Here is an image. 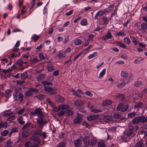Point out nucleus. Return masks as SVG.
Segmentation results:
<instances>
[{"instance_id":"obj_35","label":"nucleus","mask_w":147,"mask_h":147,"mask_svg":"<svg viewBox=\"0 0 147 147\" xmlns=\"http://www.w3.org/2000/svg\"><path fill=\"white\" fill-rule=\"evenodd\" d=\"M98 147H105V144L103 141H100L98 143Z\"/></svg>"},{"instance_id":"obj_3","label":"nucleus","mask_w":147,"mask_h":147,"mask_svg":"<svg viewBox=\"0 0 147 147\" xmlns=\"http://www.w3.org/2000/svg\"><path fill=\"white\" fill-rule=\"evenodd\" d=\"M53 111L55 112L60 111L58 115L60 117L63 116L64 114V105H60L58 107H56L55 106L52 108Z\"/></svg>"},{"instance_id":"obj_18","label":"nucleus","mask_w":147,"mask_h":147,"mask_svg":"<svg viewBox=\"0 0 147 147\" xmlns=\"http://www.w3.org/2000/svg\"><path fill=\"white\" fill-rule=\"evenodd\" d=\"M112 103V101L110 100H106L104 101L102 103V105L104 106H106L111 104Z\"/></svg>"},{"instance_id":"obj_37","label":"nucleus","mask_w":147,"mask_h":147,"mask_svg":"<svg viewBox=\"0 0 147 147\" xmlns=\"http://www.w3.org/2000/svg\"><path fill=\"white\" fill-rule=\"evenodd\" d=\"M136 115V114L134 112L128 114V117L129 118H132Z\"/></svg>"},{"instance_id":"obj_41","label":"nucleus","mask_w":147,"mask_h":147,"mask_svg":"<svg viewBox=\"0 0 147 147\" xmlns=\"http://www.w3.org/2000/svg\"><path fill=\"white\" fill-rule=\"evenodd\" d=\"M123 104L122 103H120L119 105L117 107V111H119L122 110L123 107Z\"/></svg>"},{"instance_id":"obj_21","label":"nucleus","mask_w":147,"mask_h":147,"mask_svg":"<svg viewBox=\"0 0 147 147\" xmlns=\"http://www.w3.org/2000/svg\"><path fill=\"white\" fill-rule=\"evenodd\" d=\"M73 114V112L71 109L65 110V115H67L69 116L72 115Z\"/></svg>"},{"instance_id":"obj_4","label":"nucleus","mask_w":147,"mask_h":147,"mask_svg":"<svg viewBox=\"0 0 147 147\" xmlns=\"http://www.w3.org/2000/svg\"><path fill=\"white\" fill-rule=\"evenodd\" d=\"M44 90L50 94H55L57 93L56 90L54 89H53L51 87H48L45 86L44 88Z\"/></svg>"},{"instance_id":"obj_55","label":"nucleus","mask_w":147,"mask_h":147,"mask_svg":"<svg viewBox=\"0 0 147 147\" xmlns=\"http://www.w3.org/2000/svg\"><path fill=\"white\" fill-rule=\"evenodd\" d=\"M82 42V41L78 39V40H76L74 42V44L76 45H79Z\"/></svg>"},{"instance_id":"obj_51","label":"nucleus","mask_w":147,"mask_h":147,"mask_svg":"<svg viewBox=\"0 0 147 147\" xmlns=\"http://www.w3.org/2000/svg\"><path fill=\"white\" fill-rule=\"evenodd\" d=\"M47 133L45 132H43L40 134V136H42L43 139L46 138L48 136L46 135Z\"/></svg>"},{"instance_id":"obj_17","label":"nucleus","mask_w":147,"mask_h":147,"mask_svg":"<svg viewBox=\"0 0 147 147\" xmlns=\"http://www.w3.org/2000/svg\"><path fill=\"white\" fill-rule=\"evenodd\" d=\"M37 144L31 145V142L30 141L26 142L25 144V147H38Z\"/></svg>"},{"instance_id":"obj_63","label":"nucleus","mask_w":147,"mask_h":147,"mask_svg":"<svg viewBox=\"0 0 147 147\" xmlns=\"http://www.w3.org/2000/svg\"><path fill=\"white\" fill-rule=\"evenodd\" d=\"M119 46L121 47H122L123 48H126L127 47V46L125 45L123 43L121 42H120V43Z\"/></svg>"},{"instance_id":"obj_14","label":"nucleus","mask_w":147,"mask_h":147,"mask_svg":"<svg viewBox=\"0 0 147 147\" xmlns=\"http://www.w3.org/2000/svg\"><path fill=\"white\" fill-rule=\"evenodd\" d=\"M107 11H106L105 10L101 11H99L94 16V18L95 19H96L97 18V16H98L99 17H100L103 16L104 14Z\"/></svg>"},{"instance_id":"obj_43","label":"nucleus","mask_w":147,"mask_h":147,"mask_svg":"<svg viewBox=\"0 0 147 147\" xmlns=\"http://www.w3.org/2000/svg\"><path fill=\"white\" fill-rule=\"evenodd\" d=\"M97 55V53L96 52H94L93 53L90 55L88 57V59H91Z\"/></svg>"},{"instance_id":"obj_31","label":"nucleus","mask_w":147,"mask_h":147,"mask_svg":"<svg viewBox=\"0 0 147 147\" xmlns=\"http://www.w3.org/2000/svg\"><path fill=\"white\" fill-rule=\"evenodd\" d=\"M143 105V103L142 102H139L136 103L134 105V107L136 108L141 107Z\"/></svg>"},{"instance_id":"obj_2","label":"nucleus","mask_w":147,"mask_h":147,"mask_svg":"<svg viewBox=\"0 0 147 147\" xmlns=\"http://www.w3.org/2000/svg\"><path fill=\"white\" fill-rule=\"evenodd\" d=\"M135 129L133 125H129L127 128L124 132V135L129 137L132 135H135Z\"/></svg>"},{"instance_id":"obj_32","label":"nucleus","mask_w":147,"mask_h":147,"mask_svg":"<svg viewBox=\"0 0 147 147\" xmlns=\"http://www.w3.org/2000/svg\"><path fill=\"white\" fill-rule=\"evenodd\" d=\"M31 125H32V124L31 123H27L25 125L23 126L22 127V129L25 130L26 129Z\"/></svg>"},{"instance_id":"obj_38","label":"nucleus","mask_w":147,"mask_h":147,"mask_svg":"<svg viewBox=\"0 0 147 147\" xmlns=\"http://www.w3.org/2000/svg\"><path fill=\"white\" fill-rule=\"evenodd\" d=\"M124 42L127 45H129L130 43V40L128 37H125L124 38Z\"/></svg>"},{"instance_id":"obj_1","label":"nucleus","mask_w":147,"mask_h":147,"mask_svg":"<svg viewBox=\"0 0 147 147\" xmlns=\"http://www.w3.org/2000/svg\"><path fill=\"white\" fill-rule=\"evenodd\" d=\"M147 122V116H140L136 117L132 121L133 124L134 125L144 124Z\"/></svg>"},{"instance_id":"obj_52","label":"nucleus","mask_w":147,"mask_h":147,"mask_svg":"<svg viewBox=\"0 0 147 147\" xmlns=\"http://www.w3.org/2000/svg\"><path fill=\"white\" fill-rule=\"evenodd\" d=\"M87 24V22L85 19L82 20L80 22V24L82 25H86Z\"/></svg>"},{"instance_id":"obj_10","label":"nucleus","mask_w":147,"mask_h":147,"mask_svg":"<svg viewBox=\"0 0 147 147\" xmlns=\"http://www.w3.org/2000/svg\"><path fill=\"white\" fill-rule=\"evenodd\" d=\"M43 116L39 117L37 121V123L40 125V127L41 129L42 128L43 126V125H42L43 122Z\"/></svg>"},{"instance_id":"obj_7","label":"nucleus","mask_w":147,"mask_h":147,"mask_svg":"<svg viewBox=\"0 0 147 147\" xmlns=\"http://www.w3.org/2000/svg\"><path fill=\"white\" fill-rule=\"evenodd\" d=\"M97 142V140L96 138L94 137L92 139L88 140V143H86L87 146H88L89 145L94 146L96 144Z\"/></svg>"},{"instance_id":"obj_49","label":"nucleus","mask_w":147,"mask_h":147,"mask_svg":"<svg viewBox=\"0 0 147 147\" xmlns=\"http://www.w3.org/2000/svg\"><path fill=\"white\" fill-rule=\"evenodd\" d=\"M1 128H6L7 127V123L6 122L0 123Z\"/></svg>"},{"instance_id":"obj_15","label":"nucleus","mask_w":147,"mask_h":147,"mask_svg":"<svg viewBox=\"0 0 147 147\" xmlns=\"http://www.w3.org/2000/svg\"><path fill=\"white\" fill-rule=\"evenodd\" d=\"M112 37V36L111 33L110 32H108L107 34L102 37V39L105 40L107 39L111 38Z\"/></svg>"},{"instance_id":"obj_34","label":"nucleus","mask_w":147,"mask_h":147,"mask_svg":"<svg viewBox=\"0 0 147 147\" xmlns=\"http://www.w3.org/2000/svg\"><path fill=\"white\" fill-rule=\"evenodd\" d=\"M18 131V130L16 127H14L11 130V132H10L9 134V136H10L11 134L14 132H16Z\"/></svg>"},{"instance_id":"obj_33","label":"nucleus","mask_w":147,"mask_h":147,"mask_svg":"<svg viewBox=\"0 0 147 147\" xmlns=\"http://www.w3.org/2000/svg\"><path fill=\"white\" fill-rule=\"evenodd\" d=\"M22 135L23 138H26L28 136V133L26 131L24 130L22 132Z\"/></svg>"},{"instance_id":"obj_12","label":"nucleus","mask_w":147,"mask_h":147,"mask_svg":"<svg viewBox=\"0 0 147 147\" xmlns=\"http://www.w3.org/2000/svg\"><path fill=\"white\" fill-rule=\"evenodd\" d=\"M55 99L57 101L61 102H63L64 100V98L63 97L59 95H56L55 97Z\"/></svg>"},{"instance_id":"obj_58","label":"nucleus","mask_w":147,"mask_h":147,"mask_svg":"<svg viewBox=\"0 0 147 147\" xmlns=\"http://www.w3.org/2000/svg\"><path fill=\"white\" fill-rule=\"evenodd\" d=\"M101 111L99 109H92L91 110V111L94 113H97L98 112H100Z\"/></svg>"},{"instance_id":"obj_20","label":"nucleus","mask_w":147,"mask_h":147,"mask_svg":"<svg viewBox=\"0 0 147 147\" xmlns=\"http://www.w3.org/2000/svg\"><path fill=\"white\" fill-rule=\"evenodd\" d=\"M74 144L75 145L76 147H79L81 146V141L80 139H78L75 140L74 141Z\"/></svg>"},{"instance_id":"obj_24","label":"nucleus","mask_w":147,"mask_h":147,"mask_svg":"<svg viewBox=\"0 0 147 147\" xmlns=\"http://www.w3.org/2000/svg\"><path fill=\"white\" fill-rule=\"evenodd\" d=\"M90 138V137L88 136H86L83 138V142L84 144L87 146L86 143H88V140Z\"/></svg>"},{"instance_id":"obj_30","label":"nucleus","mask_w":147,"mask_h":147,"mask_svg":"<svg viewBox=\"0 0 147 147\" xmlns=\"http://www.w3.org/2000/svg\"><path fill=\"white\" fill-rule=\"evenodd\" d=\"M82 121L81 117H78L75 118L74 120V122L75 123H79Z\"/></svg>"},{"instance_id":"obj_47","label":"nucleus","mask_w":147,"mask_h":147,"mask_svg":"<svg viewBox=\"0 0 147 147\" xmlns=\"http://www.w3.org/2000/svg\"><path fill=\"white\" fill-rule=\"evenodd\" d=\"M142 85V82L140 81H137L135 83V85L136 87H140L141 85Z\"/></svg>"},{"instance_id":"obj_53","label":"nucleus","mask_w":147,"mask_h":147,"mask_svg":"<svg viewBox=\"0 0 147 147\" xmlns=\"http://www.w3.org/2000/svg\"><path fill=\"white\" fill-rule=\"evenodd\" d=\"M129 107L128 105H126L125 106L124 108H123L121 110V112H124L126 111Z\"/></svg>"},{"instance_id":"obj_42","label":"nucleus","mask_w":147,"mask_h":147,"mask_svg":"<svg viewBox=\"0 0 147 147\" xmlns=\"http://www.w3.org/2000/svg\"><path fill=\"white\" fill-rule=\"evenodd\" d=\"M9 131L7 130H5L1 133V135L3 136H6L9 134Z\"/></svg>"},{"instance_id":"obj_6","label":"nucleus","mask_w":147,"mask_h":147,"mask_svg":"<svg viewBox=\"0 0 147 147\" xmlns=\"http://www.w3.org/2000/svg\"><path fill=\"white\" fill-rule=\"evenodd\" d=\"M31 115L34 116L37 115L39 117L43 116V114H42L41 110L40 108L36 109L34 112L31 113Z\"/></svg>"},{"instance_id":"obj_8","label":"nucleus","mask_w":147,"mask_h":147,"mask_svg":"<svg viewBox=\"0 0 147 147\" xmlns=\"http://www.w3.org/2000/svg\"><path fill=\"white\" fill-rule=\"evenodd\" d=\"M141 29H140V30H142L143 33L145 34L146 33V30L147 29V25L145 23H143L141 24Z\"/></svg>"},{"instance_id":"obj_39","label":"nucleus","mask_w":147,"mask_h":147,"mask_svg":"<svg viewBox=\"0 0 147 147\" xmlns=\"http://www.w3.org/2000/svg\"><path fill=\"white\" fill-rule=\"evenodd\" d=\"M23 95L21 92H20L18 94V99H19L20 101L21 102L23 100Z\"/></svg>"},{"instance_id":"obj_54","label":"nucleus","mask_w":147,"mask_h":147,"mask_svg":"<svg viewBox=\"0 0 147 147\" xmlns=\"http://www.w3.org/2000/svg\"><path fill=\"white\" fill-rule=\"evenodd\" d=\"M37 97L38 99L42 100L43 99L44 97V96L42 94H39L38 96H35L34 98Z\"/></svg>"},{"instance_id":"obj_27","label":"nucleus","mask_w":147,"mask_h":147,"mask_svg":"<svg viewBox=\"0 0 147 147\" xmlns=\"http://www.w3.org/2000/svg\"><path fill=\"white\" fill-rule=\"evenodd\" d=\"M102 24L103 25L105 24H107L109 22V20L105 16H103L102 18Z\"/></svg>"},{"instance_id":"obj_60","label":"nucleus","mask_w":147,"mask_h":147,"mask_svg":"<svg viewBox=\"0 0 147 147\" xmlns=\"http://www.w3.org/2000/svg\"><path fill=\"white\" fill-rule=\"evenodd\" d=\"M41 131L42 130H38L35 132L34 134L33 135H34L36 136V135H39L40 134H41Z\"/></svg>"},{"instance_id":"obj_50","label":"nucleus","mask_w":147,"mask_h":147,"mask_svg":"<svg viewBox=\"0 0 147 147\" xmlns=\"http://www.w3.org/2000/svg\"><path fill=\"white\" fill-rule=\"evenodd\" d=\"M106 69H104L100 73L99 76L98 77L99 78L102 77V76L104 75L105 73Z\"/></svg>"},{"instance_id":"obj_25","label":"nucleus","mask_w":147,"mask_h":147,"mask_svg":"<svg viewBox=\"0 0 147 147\" xmlns=\"http://www.w3.org/2000/svg\"><path fill=\"white\" fill-rule=\"evenodd\" d=\"M135 147H144L142 141H140L137 142Z\"/></svg>"},{"instance_id":"obj_28","label":"nucleus","mask_w":147,"mask_h":147,"mask_svg":"<svg viewBox=\"0 0 147 147\" xmlns=\"http://www.w3.org/2000/svg\"><path fill=\"white\" fill-rule=\"evenodd\" d=\"M12 144V142L10 140L6 141L5 143L6 147H13V146L11 145Z\"/></svg>"},{"instance_id":"obj_5","label":"nucleus","mask_w":147,"mask_h":147,"mask_svg":"<svg viewBox=\"0 0 147 147\" xmlns=\"http://www.w3.org/2000/svg\"><path fill=\"white\" fill-rule=\"evenodd\" d=\"M38 90L35 89L33 88H31L25 92V96L26 97H29L33 95V93L32 92H38Z\"/></svg>"},{"instance_id":"obj_56","label":"nucleus","mask_w":147,"mask_h":147,"mask_svg":"<svg viewBox=\"0 0 147 147\" xmlns=\"http://www.w3.org/2000/svg\"><path fill=\"white\" fill-rule=\"evenodd\" d=\"M98 119H102L104 120L105 117V116L103 115H98Z\"/></svg>"},{"instance_id":"obj_29","label":"nucleus","mask_w":147,"mask_h":147,"mask_svg":"<svg viewBox=\"0 0 147 147\" xmlns=\"http://www.w3.org/2000/svg\"><path fill=\"white\" fill-rule=\"evenodd\" d=\"M41 83L44 85L51 86L53 85V84L51 82H48L46 81H42Z\"/></svg>"},{"instance_id":"obj_11","label":"nucleus","mask_w":147,"mask_h":147,"mask_svg":"<svg viewBox=\"0 0 147 147\" xmlns=\"http://www.w3.org/2000/svg\"><path fill=\"white\" fill-rule=\"evenodd\" d=\"M30 139L31 140H33L34 142H36L38 144L40 143L41 142L39 138L36 136L34 135L33 134L31 137Z\"/></svg>"},{"instance_id":"obj_62","label":"nucleus","mask_w":147,"mask_h":147,"mask_svg":"<svg viewBox=\"0 0 147 147\" xmlns=\"http://www.w3.org/2000/svg\"><path fill=\"white\" fill-rule=\"evenodd\" d=\"M58 56L60 59H62L63 58V55L62 53H59L58 55Z\"/></svg>"},{"instance_id":"obj_48","label":"nucleus","mask_w":147,"mask_h":147,"mask_svg":"<svg viewBox=\"0 0 147 147\" xmlns=\"http://www.w3.org/2000/svg\"><path fill=\"white\" fill-rule=\"evenodd\" d=\"M22 90V88H21L20 87H18L15 88L14 89V91L15 92V93L14 94H18L19 91Z\"/></svg>"},{"instance_id":"obj_46","label":"nucleus","mask_w":147,"mask_h":147,"mask_svg":"<svg viewBox=\"0 0 147 147\" xmlns=\"http://www.w3.org/2000/svg\"><path fill=\"white\" fill-rule=\"evenodd\" d=\"M39 38V36H36V34H34V36H32V38L33 39L34 42H36L37 40Z\"/></svg>"},{"instance_id":"obj_26","label":"nucleus","mask_w":147,"mask_h":147,"mask_svg":"<svg viewBox=\"0 0 147 147\" xmlns=\"http://www.w3.org/2000/svg\"><path fill=\"white\" fill-rule=\"evenodd\" d=\"M112 117L109 116H105L104 120L105 122H108L112 121Z\"/></svg>"},{"instance_id":"obj_22","label":"nucleus","mask_w":147,"mask_h":147,"mask_svg":"<svg viewBox=\"0 0 147 147\" xmlns=\"http://www.w3.org/2000/svg\"><path fill=\"white\" fill-rule=\"evenodd\" d=\"M48 70L49 71H52L55 70L54 66L51 64H49L47 65Z\"/></svg>"},{"instance_id":"obj_44","label":"nucleus","mask_w":147,"mask_h":147,"mask_svg":"<svg viewBox=\"0 0 147 147\" xmlns=\"http://www.w3.org/2000/svg\"><path fill=\"white\" fill-rule=\"evenodd\" d=\"M25 82L24 81H16V84L19 86H21L23 83Z\"/></svg>"},{"instance_id":"obj_61","label":"nucleus","mask_w":147,"mask_h":147,"mask_svg":"<svg viewBox=\"0 0 147 147\" xmlns=\"http://www.w3.org/2000/svg\"><path fill=\"white\" fill-rule=\"evenodd\" d=\"M25 111V109H21L20 110V111H18L17 113L19 114V115H21L22 114L23 112H24Z\"/></svg>"},{"instance_id":"obj_13","label":"nucleus","mask_w":147,"mask_h":147,"mask_svg":"<svg viewBox=\"0 0 147 147\" xmlns=\"http://www.w3.org/2000/svg\"><path fill=\"white\" fill-rule=\"evenodd\" d=\"M46 76V75L44 74H42L38 75L36 77V79L38 82H40L44 79Z\"/></svg>"},{"instance_id":"obj_19","label":"nucleus","mask_w":147,"mask_h":147,"mask_svg":"<svg viewBox=\"0 0 147 147\" xmlns=\"http://www.w3.org/2000/svg\"><path fill=\"white\" fill-rule=\"evenodd\" d=\"M28 77V73L27 71H25L21 74V78L22 80H25Z\"/></svg>"},{"instance_id":"obj_57","label":"nucleus","mask_w":147,"mask_h":147,"mask_svg":"<svg viewBox=\"0 0 147 147\" xmlns=\"http://www.w3.org/2000/svg\"><path fill=\"white\" fill-rule=\"evenodd\" d=\"M120 117V114L117 113H116L113 115V117L116 119H119Z\"/></svg>"},{"instance_id":"obj_64","label":"nucleus","mask_w":147,"mask_h":147,"mask_svg":"<svg viewBox=\"0 0 147 147\" xmlns=\"http://www.w3.org/2000/svg\"><path fill=\"white\" fill-rule=\"evenodd\" d=\"M57 147H64V143L63 142H61L57 145Z\"/></svg>"},{"instance_id":"obj_23","label":"nucleus","mask_w":147,"mask_h":147,"mask_svg":"<svg viewBox=\"0 0 147 147\" xmlns=\"http://www.w3.org/2000/svg\"><path fill=\"white\" fill-rule=\"evenodd\" d=\"M39 61V59L37 58H34L30 60V62L31 64L33 65L38 62Z\"/></svg>"},{"instance_id":"obj_9","label":"nucleus","mask_w":147,"mask_h":147,"mask_svg":"<svg viewBox=\"0 0 147 147\" xmlns=\"http://www.w3.org/2000/svg\"><path fill=\"white\" fill-rule=\"evenodd\" d=\"M74 103L76 106L82 107L83 106L84 102L83 101L80 99H77L74 102Z\"/></svg>"},{"instance_id":"obj_45","label":"nucleus","mask_w":147,"mask_h":147,"mask_svg":"<svg viewBox=\"0 0 147 147\" xmlns=\"http://www.w3.org/2000/svg\"><path fill=\"white\" fill-rule=\"evenodd\" d=\"M116 35L117 36H126V34L125 33L121 32H119L117 33L116 34Z\"/></svg>"},{"instance_id":"obj_36","label":"nucleus","mask_w":147,"mask_h":147,"mask_svg":"<svg viewBox=\"0 0 147 147\" xmlns=\"http://www.w3.org/2000/svg\"><path fill=\"white\" fill-rule=\"evenodd\" d=\"M121 75L123 78H126L128 76L127 73L124 71H121Z\"/></svg>"},{"instance_id":"obj_16","label":"nucleus","mask_w":147,"mask_h":147,"mask_svg":"<svg viewBox=\"0 0 147 147\" xmlns=\"http://www.w3.org/2000/svg\"><path fill=\"white\" fill-rule=\"evenodd\" d=\"M120 82H121V84H119L117 86L119 88H122L125 86L126 83L125 82L124 80L123 79H121L120 80Z\"/></svg>"},{"instance_id":"obj_40","label":"nucleus","mask_w":147,"mask_h":147,"mask_svg":"<svg viewBox=\"0 0 147 147\" xmlns=\"http://www.w3.org/2000/svg\"><path fill=\"white\" fill-rule=\"evenodd\" d=\"M19 66H22V64H23V61L21 59H20L18 60L16 63Z\"/></svg>"},{"instance_id":"obj_59","label":"nucleus","mask_w":147,"mask_h":147,"mask_svg":"<svg viewBox=\"0 0 147 147\" xmlns=\"http://www.w3.org/2000/svg\"><path fill=\"white\" fill-rule=\"evenodd\" d=\"M13 114V112H11V113H5L3 114V116L4 117H7V116L9 117L11 115H12Z\"/></svg>"}]
</instances>
